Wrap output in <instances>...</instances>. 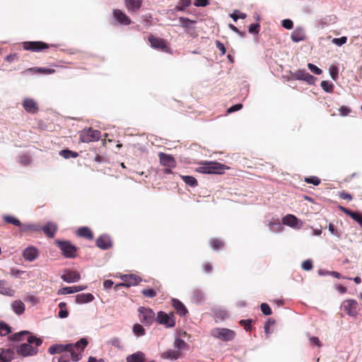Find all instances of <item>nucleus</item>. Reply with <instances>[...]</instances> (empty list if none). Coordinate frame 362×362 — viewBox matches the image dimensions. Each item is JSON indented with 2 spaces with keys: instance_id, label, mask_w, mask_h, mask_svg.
Masks as SVG:
<instances>
[{
  "instance_id": "nucleus-31",
  "label": "nucleus",
  "mask_w": 362,
  "mask_h": 362,
  "mask_svg": "<svg viewBox=\"0 0 362 362\" xmlns=\"http://www.w3.org/2000/svg\"><path fill=\"white\" fill-rule=\"evenodd\" d=\"M145 354L141 351H137L127 357V362H144Z\"/></svg>"
},
{
  "instance_id": "nucleus-9",
  "label": "nucleus",
  "mask_w": 362,
  "mask_h": 362,
  "mask_svg": "<svg viewBox=\"0 0 362 362\" xmlns=\"http://www.w3.org/2000/svg\"><path fill=\"white\" fill-rule=\"evenodd\" d=\"M52 45H49L42 41H28L23 42L22 47L25 50L32 52H40L43 49H48Z\"/></svg>"
},
{
  "instance_id": "nucleus-64",
  "label": "nucleus",
  "mask_w": 362,
  "mask_h": 362,
  "mask_svg": "<svg viewBox=\"0 0 362 362\" xmlns=\"http://www.w3.org/2000/svg\"><path fill=\"white\" fill-rule=\"evenodd\" d=\"M209 4V0H195L194 5L195 6L204 7Z\"/></svg>"
},
{
  "instance_id": "nucleus-14",
  "label": "nucleus",
  "mask_w": 362,
  "mask_h": 362,
  "mask_svg": "<svg viewBox=\"0 0 362 362\" xmlns=\"http://www.w3.org/2000/svg\"><path fill=\"white\" fill-rule=\"evenodd\" d=\"M112 15L114 18L120 25H128L132 23L130 18L120 9H114Z\"/></svg>"
},
{
  "instance_id": "nucleus-61",
  "label": "nucleus",
  "mask_w": 362,
  "mask_h": 362,
  "mask_svg": "<svg viewBox=\"0 0 362 362\" xmlns=\"http://www.w3.org/2000/svg\"><path fill=\"white\" fill-rule=\"evenodd\" d=\"M351 109L346 106H341L339 109V112L341 116H346L351 112Z\"/></svg>"
},
{
  "instance_id": "nucleus-19",
  "label": "nucleus",
  "mask_w": 362,
  "mask_h": 362,
  "mask_svg": "<svg viewBox=\"0 0 362 362\" xmlns=\"http://www.w3.org/2000/svg\"><path fill=\"white\" fill-rule=\"evenodd\" d=\"M291 40L295 42L304 41L306 40L305 30L303 28L297 27L291 35Z\"/></svg>"
},
{
  "instance_id": "nucleus-22",
  "label": "nucleus",
  "mask_w": 362,
  "mask_h": 362,
  "mask_svg": "<svg viewBox=\"0 0 362 362\" xmlns=\"http://www.w3.org/2000/svg\"><path fill=\"white\" fill-rule=\"evenodd\" d=\"M142 3V0H124L125 6L130 13L137 12L140 9Z\"/></svg>"
},
{
  "instance_id": "nucleus-28",
  "label": "nucleus",
  "mask_w": 362,
  "mask_h": 362,
  "mask_svg": "<svg viewBox=\"0 0 362 362\" xmlns=\"http://www.w3.org/2000/svg\"><path fill=\"white\" fill-rule=\"evenodd\" d=\"M13 355L11 349L0 350V362H10L13 358Z\"/></svg>"
},
{
  "instance_id": "nucleus-30",
  "label": "nucleus",
  "mask_w": 362,
  "mask_h": 362,
  "mask_svg": "<svg viewBox=\"0 0 362 362\" xmlns=\"http://www.w3.org/2000/svg\"><path fill=\"white\" fill-rule=\"evenodd\" d=\"M77 235L85 238L88 240L93 239V233L91 230L88 227H81L77 230Z\"/></svg>"
},
{
  "instance_id": "nucleus-35",
  "label": "nucleus",
  "mask_w": 362,
  "mask_h": 362,
  "mask_svg": "<svg viewBox=\"0 0 362 362\" xmlns=\"http://www.w3.org/2000/svg\"><path fill=\"white\" fill-rule=\"evenodd\" d=\"M36 71L40 74H52L55 72V70L53 69H47L43 67H35V68H30L27 69V71Z\"/></svg>"
},
{
  "instance_id": "nucleus-16",
  "label": "nucleus",
  "mask_w": 362,
  "mask_h": 362,
  "mask_svg": "<svg viewBox=\"0 0 362 362\" xmlns=\"http://www.w3.org/2000/svg\"><path fill=\"white\" fill-rule=\"evenodd\" d=\"M341 307L349 316L355 317L358 314L357 302L355 300L349 299L344 301Z\"/></svg>"
},
{
  "instance_id": "nucleus-57",
  "label": "nucleus",
  "mask_w": 362,
  "mask_h": 362,
  "mask_svg": "<svg viewBox=\"0 0 362 362\" xmlns=\"http://www.w3.org/2000/svg\"><path fill=\"white\" fill-rule=\"evenodd\" d=\"M329 71L331 77L334 80H336L338 76V68L336 66L332 65L329 67Z\"/></svg>"
},
{
  "instance_id": "nucleus-50",
  "label": "nucleus",
  "mask_w": 362,
  "mask_h": 362,
  "mask_svg": "<svg viewBox=\"0 0 362 362\" xmlns=\"http://www.w3.org/2000/svg\"><path fill=\"white\" fill-rule=\"evenodd\" d=\"M305 182L307 183L313 184L315 186H317L320 184V179L315 176H311L305 178Z\"/></svg>"
},
{
  "instance_id": "nucleus-52",
  "label": "nucleus",
  "mask_w": 362,
  "mask_h": 362,
  "mask_svg": "<svg viewBox=\"0 0 362 362\" xmlns=\"http://www.w3.org/2000/svg\"><path fill=\"white\" fill-rule=\"evenodd\" d=\"M246 14L244 13H240L239 11H235L231 15L230 17L233 19L234 21H237L238 18L245 19L246 18Z\"/></svg>"
},
{
  "instance_id": "nucleus-12",
  "label": "nucleus",
  "mask_w": 362,
  "mask_h": 362,
  "mask_svg": "<svg viewBox=\"0 0 362 362\" xmlns=\"http://www.w3.org/2000/svg\"><path fill=\"white\" fill-rule=\"evenodd\" d=\"M148 41L151 43V47L154 49H160L165 52H170V47L167 45L164 39L150 35L148 37Z\"/></svg>"
},
{
  "instance_id": "nucleus-56",
  "label": "nucleus",
  "mask_w": 362,
  "mask_h": 362,
  "mask_svg": "<svg viewBox=\"0 0 362 362\" xmlns=\"http://www.w3.org/2000/svg\"><path fill=\"white\" fill-rule=\"evenodd\" d=\"M308 67L313 73H314L316 75H320L322 72L320 68H318L313 64L309 63L308 64Z\"/></svg>"
},
{
  "instance_id": "nucleus-40",
  "label": "nucleus",
  "mask_w": 362,
  "mask_h": 362,
  "mask_svg": "<svg viewBox=\"0 0 362 362\" xmlns=\"http://www.w3.org/2000/svg\"><path fill=\"white\" fill-rule=\"evenodd\" d=\"M179 21L180 22L181 26L187 29L190 28L192 25L196 23V21H192L185 17H180Z\"/></svg>"
},
{
  "instance_id": "nucleus-20",
  "label": "nucleus",
  "mask_w": 362,
  "mask_h": 362,
  "mask_svg": "<svg viewBox=\"0 0 362 362\" xmlns=\"http://www.w3.org/2000/svg\"><path fill=\"white\" fill-rule=\"evenodd\" d=\"M339 209L341 211L344 212L346 215L349 216L351 218H353L354 221H356L360 226L362 225V214L358 212H354L351 211L350 209L344 207V206H339Z\"/></svg>"
},
{
  "instance_id": "nucleus-8",
  "label": "nucleus",
  "mask_w": 362,
  "mask_h": 362,
  "mask_svg": "<svg viewBox=\"0 0 362 362\" xmlns=\"http://www.w3.org/2000/svg\"><path fill=\"white\" fill-rule=\"evenodd\" d=\"M101 137L100 131L89 128L83 130L80 134V140L83 143H89L98 141Z\"/></svg>"
},
{
  "instance_id": "nucleus-25",
  "label": "nucleus",
  "mask_w": 362,
  "mask_h": 362,
  "mask_svg": "<svg viewBox=\"0 0 362 362\" xmlns=\"http://www.w3.org/2000/svg\"><path fill=\"white\" fill-rule=\"evenodd\" d=\"M181 356V352L178 350L169 349L161 354V358L163 359L176 360Z\"/></svg>"
},
{
  "instance_id": "nucleus-10",
  "label": "nucleus",
  "mask_w": 362,
  "mask_h": 362,
  "mask_svg": "<svg viewBox=\"0 0 362 362\" xmlns=\"http://www.w3.org/2000/svg\"><path fill=\"white\" fill-rule=\"evenodd\" d=\"M290 78L292 80H303L308 83L309 84L314 83L315 78L310 75L305 69H299L296 72H290Z\"/></svg>"
},
{
  "instance_id": "nucleus-6",
  "label": "nucleus",
  "mask_w": 362,
  "mask_h": 362,
  "mask_svg": "<svg viewBox=\"0 0 362 362\" xmlns=\"http://www.w3.org/2000/svg\"><path fill=\"white\" fill-rule=\"evenodd\" d=\"M55 244L61 250L65 257L74 258L76 257L77 247L69 241L56 240Z\"/></svg>"
},
{
  "instance_id": "nucleus-41",
  "label": "nucleus",
  "mask_w": 362,
  "mask_h": 362,
  "mask_svg": "<svg viewBox=\"0 0 362 362\" xmlns=\"http://www.w3.org/2000/svg\"><path fill=\"white\" fill-rule=\"evenodd\" d=\"M210 245L211 247L214 249V250H220L221 249L223 245H224V243L223 242L220 240V239H218V238H212L211 240H210Z\"/></svg>"
},
{
  "instance_id": "nucleus-59",
  "label": "nucleus",
  "mask_w": 362,
  "mask_h": 362,
  "mask_svg": "<svg viewBox=\"0 0 362 362\" xmlns=\"http://www.w3.org/2000/svg\"><path fill=\"white\" fill-rule=\"evenodd\" d=\"M260 25L259 23H252L249 26V32L252 34L258 33Z\"/></svg>"
},
{
  "instance_id": "nucleus-29",
  "label": "nucleus",
  "mask_w": 362,
  "mask_h": 362,
  "mask_svg": "<svg viewBox=\"0 0 362 362\" xmlns=\"http://www.w3.org/2000/svg\"><path fill=\"white\" fill-rule=\"evenodd\" d=\"M173 305L176 310L177 313L180 315H185L187 310L184 304L176 298L172 299Z\"/></svg>"
},
{
  "instance_id": "nucleus-51",
  "label": "nucleus",
  "mask_w": 362,
  "mask_h": 362,
  "mask_svg": "<svg viewBox=\"0 0 362 362\" xmlns=\"http://www.w3.org/2000/svg\"><path fill=\"white\" fill-rule=\"evenodd\" d=\"M109 344L112 346L117 348V349H122V342L119 338L118 337H113L109 341Z\"/></svg>"
},
{
  "instance_id": "nucleus-2",
  "label": "nucleus",
  "mask_w": 362,
  "mask_h": 362,
  "mask_svg": "<svg viewBox=\"0 0 362 362\" xmlns=\"http://www.w3.org/2000/svg\"><path fill=\"white\" fill-rule=\"evenodd\" d=\"M42 342L41 339L29 336L27 343L21 344L17 347V353L23 357L35 355L37 353V347L41 345Z\"/></svg>"
},
{
  "instance_id": "nucleus-55",
  "label": "nucleus",
  "mask_w": 362,
  "mask_h": 362,
  "mask_svg": "<svg viewBox=\"0 0 362 362\" xmlns=\"http://www.w3.org/2000/svg\"><path fill=\"white\" fill-rule=\"evenodd\" d=\"M28 334H29V332H28V331H22V332H20L18 333L14 334L13 335V337H12V339H13L15 341H21L23 337L25 336V335H28Z\"/></svg>"
},
{
  "instance_id": "nucleus-54",
  "label": "nucleus",
  "mask_w": 362,
  "mask_h": 362,
  "mask_svg": "<svg viewBox=\"0 0 362 362\" xmlns=\"http://www.w3.org/2000/svg\"><path fill=\"white\" fill-rule=\"evenodd\" d=\"M252 320H250V319H248V320H242L240 321V324L243 326H244L245 327V329L246 331H249L251 329V327H252Z\"/></svg>"
},
{
  "instance_id": "nucleus-42",
  "label": "nucleus",
  "mask_w": 362,
  "mask_h": 362,
  "mask_svg": "<svg viewBox=\"0 0 362 362\" xmlns=\"http://www.w3.org/2000/svg\"><path fill=\"white\" fill-rule=\"evenodd\" d=\"M18 162L24 166H28L31 163V158L28 155L22 154L18 157Z\"/></svg>"
},
{
  "instance_id": "nucleus-43",
  "label": "nucleus",
  "mask_w": 362,
  "mask_h": 362,
  "mask_svg": "<svg viewBox=\"0 0 362 362\" xmlns=\"http://www.w3.org/2000/svg\"><path fill=\"white\" fill-rule=\"evenodd\" d=\"M4 220L7 223H11V224H13L14 226H19V227H21V221L17 218H16L15 216H4Z\"/></svg>"
},
{
  "instance_id": "nucleus-17",
  "label": "nucleus",
  "mask_w": 362,
  "mask_h": 362,
  "mask_svg": "<svg viewBox=\"0 0 362 362\" xmlns=\"http://www.w3.org/2000/svg\"><path fill=\"white\" fill-rule=\"evenodd\" d=\"M158 157L160 159V163L162 165L167 168H175L176 161L171 155L161 152L158 154Z\"/></svg>"
},
{
  "instance_id": "nucleus-15",
  "label": "nucleus",
  "mask_w": 362,
  "mask_h": 362,
  "mask_svg": "<svg viewBox=\"0 0 362 362\" xmlns=\"http://www.w3.org/2000/svg\"><path fill=\"white\" fill-rule=\"evenodd\" d=\"M282 223L293 228L299 229L302 226L301 221L293 214H287L282 218Z\"/></svg>"
},
{
  "instance_id": "nucleus-60",
  "label": "nucleus",
  "mask_w": 362,
  "mask_h": 362,
  "mask_svg": "<svg viewBox=\"0 0 362 362\" xmlns=\"http://www.w3.org/2000/svg\"><path fill=\"white\" fill-rule=\"evenodd\" d=\"M302 268L305 271H309L313 268V262L310 259H307L303 262Z\"/></svg>"
},
{
  "instance_id": "nucleus-39",
  "label": "nucleus",
  "mask_w": 362,
  "mask_h": 362,
  "mask_svg": "<svg viewBox=\"0 0 362 362\" xmlns=\"http://www.w3.org/2000/svg\"><path fill=\"white\" fill-rule=\"evenodd\" d=\"M59 155L66 159L70 158H76L78 156V153L75 151H72L69 149H64L59 151Z\"/></svg>"
},
{
  "instance_id": "nucleus-23",
  "label": "nucleus",
  "mask_w": 362,
  "mask_h": 362,
  "mask_svg": "<svg viewBox=\"0 0 362 362\" xmlns=\"http://www.w3.org/2000/svg\"><path fill=\"white\" fill-rule=\"evenodd\" d=\"M42 230L48 238H53L57 231V226L54 223L49 222L42 228Z\"/></svg>"
},
{
  "instance_id": "nucleus-33",
  "label": "nucleus",
  "mask_w": 362,
  "mask_h": 362,
  "mask_svg": "<svg viewBox=\"0 0 362 362\" xmlns=\"http://www.w3.org/2000/svg\"><path fill=\"white\" fill-rule=\"evenodd\" d=\"M41 228L40 226L35 224H21V231L25 232H39Z\"/></svg>"
},
{
  "instance_id": "nucleus-26",
  "label": "nucleus",
  "mask_w": 362,
  "mask_h": 362,
  "mask_svg": "<svg viewBox=\"0 0 362 362\" xmlns=\"http://www.w3.org/2000/svg\"><path fill=\"white\" fill-rule=\"evenodd\" d=\"M11 306L12 310L18 315H22L25 311V304L20 300H14Z\"/></svg>"
},
{
  "instance_id": "nucleus-44",
  "label": "nucleus",
  "mask_w": 362,
  "mask_h": 362,
  "mask_svg": "<svg viewBox=\"0 0 362 362\" xmlns=\"http://www.w3.org/2000/svg\"><path fill=\"white\" fill-rule=\"evenodd\" d=\"M10 292L8 284L4 280H0V294H9Z\"/></svg>"
},
{
  "instance_id": "nucleus-4",
  "label": "nucleus",
  "mask_w": 362,
  "mask_h": 362,
  "mask_svg": "<svg viewBox=\"0 0 362 362\" xmlns=\"http://www.w3.org/2000/svg\"><path fill=\"white\" fill-rule=\"evenodd\" d=\"M116 276H119L122 282L117 283L115 285L114 291H118L120 288H129L132 286L137 285L141 281V279L136 274H117Z\"/></svg>"
},
{
  "instance_id": "nucleus-58",
  "label": "nucleus",
  "mask_w": 362,
  "mask_h": 362,
  "mask_svg": "<svg viewBox=\"0 0 362 362\" xmlns=\"http://www.w3.org/2000/svg\"><path fill=\"white\" fill-rule=\"evenodd\" d=\"M261 310H262V313L265 315H269L272 314L271 308H269V305L267 303L261 304Z\"/></svg>"
},
{
  "instance_id": "nucleus-1",
  "label": "nucleus",
  "mask_w": 362,
  "mask_h": 362,
  "mask_svg": "<svg viewBox=\"0 0 362 362\" xmlns=\"http://www.w3.org/2000/svg\"><path fill=\"white\" fill-rule=\"evenodd\" d=\"M87 345V339L81 338L74 344H53L49 346L48 352L52 355L62 354V356H70L73 361L78 362L81 359L82 353Z\"/></svg>"
},
{
  "instance_id": "nucleus-48",
  "label": "nucleus",
  "mask_w": 362,
  "mask_h": 362,
  "mask_svg": "<svg viewBox=\"0 0 362 362\" xmlns=\"http://www.w3.org/2000/svg\"><path fill=\"white\" fill-rule=\"evenodd\" d=\"M11 332V327L5 322H0V335L6 336Z\"/></svg>"
},
{
  "instance_id": "nucleus-32",
  "label": "nucleus",
  "mask_w": 362,
  "mask_h": 362,
  "mask_svg": "<svg viewBox=\"0 0 362 362\" xmlns=\"http://www.w3.org/2000/svg\"><path fill=\"white\" fill-rule=\"evenodd\" d=\"M268 226L269 228V230L272 232H274V233L281 232L284 229V228L281 226L279 219H276V220L272 219L268 223Z\"/></svg>"
},
{
  "instance_id": "nucleus-45",
  "label": "nucleus",
  "mask_w": 362,
  "mask_h": 362,
  "mask_svg": "<svg viewBox=\"0 0 362 362\" xmlns=\"http://www.w3.org/2000/svg\"><path fill=\"white\" fill-rule=\"evenodd\" d=\"M25 301L34 306L40 303V299L37 296H26Z\"/></svg>"
},
{
  "instance_id": "nucleus-21",
  "label": "nucleus",
  "mask_w": 362,
  "mask_h": 362,
  "mask_svg": "<svg viewBox=\"0 0 362 362\" xmlns=\"http://www.w3.org/2000/svg\"><path fill=\"white\" fill-rule=\"evenodd\" d=\"M95 244L97 247L102 250H107L112 247L110 238L107 235H101L96 239Z\"/></svg>"
},
{
  "instance_id": "nucleus-5",
  "label": "nucleus",
  "mask_w": 362,
  "mask_h": 362,
  "mask_svg": "<svg viewBox=\"0 0 362 362\" xmlns=\"http://www.w3.org/2000/svg\"><path fill=\"white\" fill-rule=\"evenodd\" d=\"M210 334L215 339L223 341H232L235 337V332L230 329L216 327L211 330Z\"/></svg>"
},
{
  "instance_id": "nucleus-62",
  "label": "nucleus",
  "mask_w": 362,
  "mask_h": 362,
  "mask_svg": "<svg viewBox=\"0 0 362 362\" xmlns=\"http://www.w3.org/2000/svg\"><path fill=\"white\" fill-rule=\"evenodd\" d=\"M282 26L288 30H291L293 27V23L290 19H285L282 21Z\"/></svg>"
},
{
  "instance_id": "nucleus-3",
  "label": "nucleus",
  "mask_w": 362,
  "mask_h": 362,
  "mask_svg": "<svg viewBox=\"0 0 362 362\" xmlns=\"http://www.w3.org/2000/svg\"><path fill=\"white\" fill-rule=\"evenodd\" d=\"M229 168L223 164L216 161H207L202 163L196 170L201 173L205 174H223L225 170Z\"/></svg>"
},
{
  "instance_id": "nucleus-49",
  "label": "nucleus",
  "mask_w": 362,
  "mask_h": 362,
  "mask_svg": "<svg viewBox=\"0 0 362 362\" xmlns=\"http://www.w3.org/2000/svg\"><path fill=\"white\" fill-rule=\"evenodd\" d=\"M187 346L185 341L180 338H176L174 341V347L180 351Z\"/></svg>"
},
{
  "instance_id": "nucleus-24",
  "label": "nucleus",
  "mask_w": 362,
  "mask_h": 362,
  "mask_svg": "<svg viewBox=\"0 0 362 362\" xmlns=\"http://www.w3.org/2000/svg\"><path fill=\"white\" fill-rule=\"evenodd\" d=\"M62 279L67 282H75L80 279V274L76 271H67L63 274Z\"/></svg>"
},
{
  "instance_id": "nucleus-46",
  "label": "nucleus",
  "mask_w": 362,
  "mask_h": 362,
  "mask_svg": "<svg viewBox=\"0 0 362 362\" xmlns=\"http://www.w3.org/2000/svg\"><path fill=\"white\" fill-rule=\"evenodd\" d=\"M322 88L327 93H332L334 91V85L327 81L321 82Z\"/></svg>"
},
{
  "instance_id": "nucleus-27",
  "label": "nucleus",
  "mask_w": 362,
  "mask_h": 362,
  "mask_svg": "<svg viewBox=\"0 0 362 362\" xmlns=\"http://www.w3.org/2000/svg\"><path fill=\"white\" fill-rule=\"evenodd\" d=\"M83 288L80 286H73L69 287H64L59 289L57 292V294H72L76 292H79L82 291Z\"/></svg>"
},
{
  "instance_id": "nucleus-53",
  "label": "nucleus",
  "mask_w": 362,
  "mask_h": 362,
  "mask_svg": "<svg viewBox=\"0 0 362 362\" xmlns=\"http://www.w3.org/2000/svg\"><path fill=\"white\" fill-rule=\"evenodd\" d=\"M347 41V37L345 36L341 37L339 38H334L332 42L337 45V46H341L344 44H345Z\"/></svg>"
},
{
  "instance_id": "nucleus-18",
  "label": "nucleus",
  "mask_w": 362,
  "mask_h": 362,
  "mask_svg": "<svg viewBox=\"0 0 362 362\" xmlns=\"http://www.w3.org/2000/svg\"><path fill=\"white\" fill-rule=\"evenodd\" d=\"M39 252L37 248L30 246L25 248L23 252V258L29 262H33L37 258Z\"/></svg>"
},
{
  "instance_id": "nucleus-11",
  "label": "nucleus",
  "mask_w": 362,
  "mask_h": 362,
  "mask_svg": "<svg viewBox=\"0 0 362 362\" xmlns=\"http://www.w3.org/2000/svg\"><path fill=\"white\" fill-rule=\"evenodd\" d=\"M139 311V318L141 322L149 325L155 320V313L151 309L141 307Z\"/></svg>"
},
{
  "instance_id": "nucleus-47",
  "label": "nucleus",
  "mask_w": 362,
  "mask_h": 362,
  "mask_svg": "<svg viewBox=\"0 0 362 362\" xmlns=\"http://www.w3.org/2000/svg\"><path fill=\"white\" fill-rule=\"evenodd\" d=\"M216 318H218L221 320H224L228 317V313L226 310H216L214 312Z\"/></svg>"
},
{
  "instance_id": "nucleus-7",
  "label": "nucleus",
  "mask_w": 362,
  "mask_h": 362,
  "mask_svg": "<svg viewBox=\"0 0 362 362\" xmlns=\"http://www.w3.org/2000/svg\"><path fill=\"white\" fill-rule=\"evenodd\" d=\"M156 322L166 328H171L175 325V317L173 313H166L159 311L156 318Z\"/></svg>"
},
{
  "instance_id": "nucleus-38",
  "label": "nucleus",
  "mask_w": 362,
  "mask_h": 362,
  "mask_svg": "<svg viewBox=\"0 0 362 362\" xmlns=\"http://www.w3.org/2000/svg\"><path fill=\"white\" fill-rule=\"evenodd\" d=\"M132 330H133L134 334L137 337L144 336L146 334L145 329L143 327L142 325H141L139 324H135L133 326Z\"/></svg>"
},
{
  "instance_id": "nucleus-34",
  "label": "nucleus",
  "mask_w": 362,
  "mask_h": 362,
  "mask_svg": "<svg viewBox=\"0 0 362 362\" xmlns=\"http://www.w3.org/2000/svg\"><path fill=\"white\" fill-rule=\"evenodd\" d=\"M182 180L185 182L187 185L195 187L198 185V182L195 177L190 175H181Z\"/></svg>"
},
{
  "instance_id": "nucleus-36",
  "label": "nucleus",
  "mask_w": 362,
  "mask_h": 362,
  "mask_svg": "<svg viewBox=\"0 0 362 362\" xmlns=\"http://www.w3.org/2000/svg\"><path fill=\"white\" fill-rule=\"evenodd\" d=\"M94 299L93 296H76V303L84 304L91 302Z\"/></svg>"
},
{
  "instance_id": "nucleus-37",
  "label": "nucleus",
  "mask_w": 362,
  "mask_h": 362,
  "mask_svg": "<svg viewBox=\"0 0 362 362\" xmlns=\"http://www.w3.org/2000/svg\"><path fill=\"white\" fill-rule=\"evenodd\" d=\"M58 307L59 309V311L58 313L59 317L62 319L67 317L69 315V312L66 308V303L61 302L59 303Z\"/></svg>"
},
{
  "instance_id": "nucleus-13",
  "label": "nucleus",
  "mask_w": 362,
  "mask_h": 362,
  "mask_svg": "<svg viewBox=\"0 0 362 362\" xmlns=\"http://www.w3.org/2000/svg\"><path fill=\"white\" fill-rule=\"evenodd\" d=\"M24 110L30 114H36L39 111V105L35 100L30 98H24L22 102Z\"/></svg>"
},
{
  "instance_id": "nucleus-63",
  "label": "nucleus",
  "mask_w": 362,
  "mask_h": 362,
  "mask_svg": "<svg viewBox=\"0 0 362 362\" xmlns=\"http://www.w3.org/2000/svg\"><path fill=\"white\" fill-rule=\"evenodd\" d=\"M242 108H243V105L241 103H238V104L234 105L231 106L230 108H228L227 110V112L228 113L234 112L235 111L241 110Z\"/></svg>"
}]
</instances>
